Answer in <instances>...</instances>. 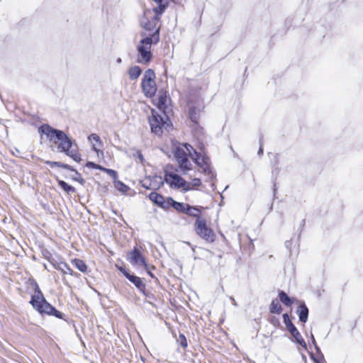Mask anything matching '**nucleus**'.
Segmentation results:
<instances>
[{"label": "nucleus", "mask_w": 363, "mask_h": 363, "mask_svg": "<svg viewBox=\"0 0 363 363\" xmlns=\"http://www.w3.org/2000/svg\"><path fill=\"white\" fill-rule=\"evenodd\" d=\"M174 154L179 167L184 172L191 169V164L188 159L190 157L201 169V172L210 179L214 177V174L210 166L209 158L204 154H198L191 145L186 143L179 144L175 147Z\"/></svg>", "instance_id": "1"}, {"label": "nucleus", "mask_w": 363, "mask_h": 363, "mask_svg": "<svg viewBox=\"0 0 363 363\" xmlns=\"http://www.w3.org/2000/svg\"><path fill=\"white\" fill-rule=\"evenodd\" d=\"M42 138L45 136L51 146H55L60 152H65L76 162L81 160L80 154L72 148V140L62 130L55 129L49 125H43L38 128Z\"/></svg>", "instance_id": "2"}, {"label": "nucleus", "mask_w": 363, "mask_h": 363, "mask_svg": "<svg viewBox=\"0 0 363 363\" xmlns=\"http://www.w3.org/2000/svg\"><path fill=\"white\" fill-rule=\"evenodd\" d=\"M160 40V33L154 34L142 33L141 39L137 45L138 62L141 64H147L150 62L152 55L151 47L152 44H157Z\"/></svg>", "instance_id": "3"}, {"label": "nucleus", "mask_w": 363, "mask_h": 363, "mask_svg": "<svg viewBox=\"0 0 363 363\" xmlns=\"http://www.w3.org/2000/svg\"><path fill=\"white\" fill-rule=\"evenodd\" d=\"M164 181L171 188L184 192L198 190L202 184L199 178H194L190 182H187L175 172H166Z\"/></svg>", "instance_id": "4"}, {"label": "nucleus", "mask_w": 363, "mask_h": 363, "mask_svg": "<svg viewBox=\"0 0 363 363\" xmlns=\"http://www.w3.org/2000/svg\"><path fill=\"white\" fill-rule=\"evenodd\" d=\"M162 13L151 8L145 9L140 21L141 26L145 29L143 33L154 34L157 32V33H159V20Z\"/></svg>", "instance_id": "5"}, {"label": "nucleus", "mask_w": 363, "mask_h": 363, "mask_svg": "<svg viewBox=\"0 0 363 363\" xmlns=\"http://www.w3.org/2000/svg\"><path fill=\"white\" fill-rule=\"evenodd\" d=\"M148 121L151 131L156 135H161L164 130L168 131L172 128L168 116L164 113L159 114L153 109Z\"/></svg>", "instance_id": "6"}, {"label": "nucleus", "mask_w": 363, "mask_h": 363, "mask_svg": "<svg viewBox=\"0 0 363 363\" xmlns=\"http://www.w3.org/2000/svg\"><path fill=\"white\" fill-rule=\"evenodd\" d=\"M30 303L40 313L53 315L57 318L60 317V313L45 301L38 289L32 296Z\"/></svg>", "instance_id": "7"}, {"label": "nucleus", "mask_w": 363, "mask_h": 363, "mask_svg": "<svg viewBox=\"0 0 363 363\" xmlns=\"http://www.w3.org/2000/svg\"><path fill=\"white\" fill-rule=\"evenodd\" d=\"M155 79V74L152 69H148L145 72L141 87L144 95L147 98H153L156 94L157 87Z\"/></svg>", "instance_id": "8"}, {"label": "nucleus", "mask_w": 363, "mask_h": 363, "mask_svg": "<svg viewBox=\"0 0 363 363\" xmlns=\"http://www.w3.org/2000/svg\"><path fill=\"white\" fill-rule=\"evenodd\" d=\"M196 234L207 242H213L216 239V234L213 230L206 225V220L203 218L196 219L195 224Z\"/></svg>", "instance_id": "9"}, {"label": "nucleus", "mask_w": 363, "mask_h": 363, "mask_svg": "<svg viewBox=\"0 0 363 363\" xmlns=\"http://www.w3.org/2000/svg\"><path fill=\"white\" fill-rule=\"evenodd\" d=\"M128 260L133 265L144 267L148 274L152 277L150 267L147 264L145 257L138 250L134 249L129 253Z\"/></svg>", "instance_id": "10"}, {"label": "nucleus", "mask_w": 363, "mask_h": 363, "mask_svg": "<svg viewBox=\"0 0 363 363\" xmlns=\"http://www.w3.org/2000/svg\"><path fill=\"white\" fill-rule=\"evenodd\" d=\"M164 183V180L161 176L155 175L152 178L147 177L143 181V186L147 189H159Z\"/></svg>", "instance_id": "11"}, {"label": "nucleus", "mask_w": 363, "mask_h": 363, "mask_svg": "<svg viewBox=\"0 0 363 363\" xmlns=\"http://www.w3.org/2000/svg\"><path fill=\"white\" fill-rule=\"evenodd\" d=\"M149 199L155 204L164 209L169 208V197L164 198L157 192H152L149 194Z\"/></svg>", "instance_id": "12"}, {"label": "nucleus", "mask_w": 363, "mask_h": 363, "mask_svg": "<svg viewBox=\"0 0 363 363\" xmlns=\"http://www.w3.org/2000/svg\"><path fill=\"white\" fill-rule=\"evenodd\" d=\"M88 140L91 144L93 150L96 152L97 156L102 157L104 156V152L101 150L102 142L100 139V137L98 135L94 133L89 136Z\"/></svg>", "instance_id": "13"}, {"label": "nucleus", "mask_w": 363, "mask_h": 363, "mask_svg": "<svg viewBox=\"0 0 363 363\" xmlns=\"http://www.w3.org/2000/svg\"><path fill=\"white\" fill-rule=\"evenodd\" d=\"M168 96L166 91L160 90L158 92L157 98L153 100V104L160 110L164 109L167 106Z\"/></svg>", "instance_id": "14"}, {"label": "nucleus", "mask_w": 363, "mask_h": 363, "mask_svg": "<svg viewBox=\"0 0 363 363\" xmlns=\"http://www.w3.org/2000/svg\"><path fill=\"white\" fill-rule=\"evenodd\" d=\"M288 330L297 343H298L302 347L306 348V342L304 341L301 335L300 334V333L295 326L291 327V328L289 329Z\"/></svg>", "instance_id": "15"}, {"label": "nucleus", "mask_w": 363, "mask_h": 363, "mask_svg": "<svg viewBox=\"0 0 363 363\" xmlns=\"http://www.w3.org/2000/svg\"><path fill=\"white\" fill-rule=\"evenodd\" d=\"M169 208L173 207L177 211L186 213L189 204L175 201L171 197H169Z\"/></svg>", "instance_id": "16"}, {"label": "nucleus", "mask_w": 363, "mask_h": 363, "mask_svg": "<svg viewBox=\"0 0 363 363\" xmlns=\"http://www.w3.org/2000/svg\"><path fill=\"white\" fill-rule=\"evenodd\" d=\"M126 278L130 281H131L138 289L143 290L144 289L145 285L140 277L130 274H127Z\"/></svg>", "instance_id": "17"}, {"label": "nucleus", "mask_w": 363, "mask_h": 363, "mask_svg": "<svg viewBox=\"0 0 363 363\" xmlns=\"http://www.w3.org/2000/svg\"><path fill=\"white\" fill-rule=\"evenodd\" d=\"M142 70L140 67L135 65L132 66L128 69V76L131 80H136L140 76Z\"/></svg>", "instance_id": "18"}, {"label": "nucleus", "mask_w": 363, "mask_h": 363, "mask_svg": "<svg viewBox=\"0 0 363 363\" xmlns=\"http://www.w3.org/2000/svg\"><path fill=\"white\" fill-rule=\"evenodd\" d=\"M114 187L123 194H127L130 187L117 179L113 181Z\"/></svg>", "instance_id": "19"}, {"label": "nucleus", "mask_w": 363, "mask_h": 363, "mask_svg": "<svg viewBox=\"0 0 363 363\" xmlns=\"http://www.w3.org/2000/svg\"><path fill=\"white\" fill-rule=\"evenodd\" d=\"M299 320L306 323L308 319V310L305 305H300L298 309Z\"/></svg>", "instance_id": "20"}, {"label": "nucleus", "mask_w": 363, "mask_h": 363, "mask_svg": "<svg viewBox=\"0 0 363 363\" xmlns=\"http://www.w3.org/2000/svg\"><path fill=\"white\" fill-rule=\"evenodd\" d=\"M157 4V6H153L151 9L158 11L159 13H163L167 8V1L165 0H152Z\"/></svg>", "instance_id": "21"}, {"label": "nucleus", "mask_w": 363, "mask_h": 363, "mask_svg": "<svg viewBox=\"0 0 363 363\" xmlns=\"http://www.w3.org/2000/svg\"><path fill=\"white\" fill-rule=\"evenodd\" d=\"M200 213L201 210L199 208L188 205L186 213L188 214L189 216L196 217V219H198L199 218H201Z\"/></svg>", "instance_id": "22"}, {"label": "nucleus", "mask_w": 363, "mask_h": 363, "mask_svg": "<svg viewBox=\"0 0 363 363\" xmlns=\"http://www.w3.org/2000/svg\"><path fill=\"white\" fill-rule=\"evenodd\" d=\"M279 296L280 301L286 306H290L294 303V299L289 297L288 295L284 291H281L279 294Z\"/></svg>", "instance_id": "23"}, {"label": "nucleus", "mask_w": 363, "mask_h": 363, "mask_svg": "<svg viewBox=\"0 0 363 363\" xmlns=\"http://www.w3.org/2000/svg\"><path fill=\"white\" fill-rule=\"evenodd\" d=\"M72 263L82 272H85L87 269L86 264L82 259H74L72 260Z\"/></svg>", "instance_id": "24"}, {"label": "nucleus", "mask_w": 363, "mask_h": 363, "mask_svg": "<svg viewBox=\"0 0 363 363\" xmlns=\"http://www.w3.org/2000/svg\"><path fill=\"white\" fill-rule=\"evenodd\" d=\"M59 186L67 194L75 192V189L62 180H57Z\"/></svg>", "instance_id": "25"}, {"label": "nucleus", "mask_w": 363, "mask_h": 363, "mask_svg": "<svg viewBox=\"0 0 363 363\" xmlns=\"http://www.w3.org/2000/svg\"><path fill=\"white\" fill-rule=\"evenodd\" d=\"M270 311L272 313H281V311H282V308H281V304L279 303V302L277 301V300H274L272 303H271V306H270Z\"/></svg>", "instance_id": "26"}, {"label": "nucleus", "mask_w": 363, "mask_h": 363, "mask_svg": "<svg viewBox=\"0 0 363 363\" xmlns=\"http://www.w3.org/2000/svg\"><path fill=\"white\" fill-rule=\"evenodd\" d=\"M201 111V108L200 107L199 108H192V107H190L189 108V116L191 118V119L192 120V121L196 123V120H197V113Z\"/></svg>", "instance_id": "27"}, {"label": "nucleus", "mask_w": 363, "mask_h": 363, "mask_svg": "<svg viewBox=\"0 0 363 363\" xmlns=\"http://www.w3.org/2000/svg\"><path fill=\"white\" fill-rule=\"evenodd\" d=\"M284 323L287 328V330L290 329L291 327H294V324L291 323L290 318L287 313H284L283 315Z\"/></svg>", "instance_id": "28"}, {"label": "nucleus", "mask_w": 363, "mask_h": 363, "mask_svg": "<svg viewBox=\"0 0 363 363\" xmlns=\"http://www.w3.org/2000/svg\"><path fill=\"white\" fill-rule=\"evenodd\" d=\"M103 172L107 173L108 175H110L114 180H116L118 178V174L117 172L111 169H107L104 167Z\"/></svg>", "instance_id": "29"}, {"label": "nucleus", "mask_w": 363, "mask_h": 363, "mask_svg": "<svg viewBox=\"0 0 363 363\" xmlns=\"http://www.w3.org/2000/svg\"><path fill=\"white\" fill-rule=\"evenodd\" d=\"M86 167H89V168H93V169H100L101 171H103V169H104V167L99 165V164H96L92 162H88L86 163Z\"/></svg>", "instance_id": "30"}, {"label": "nucleus", "mask_w": 363, "mask_h": 363, "mask_svg": "<svg viewBox=\"0 0 363 363\" xmlns=\"http://www.w3.org/2000/svg\"><path fill=\"white\" fill-rule=\"evenodd\" d=\"M179 341L180 342L181 345L185 348L187 347V341L185 336L182 334L179 336Z\"/></svg>", "instance_id": "31"}, {"label": "nucleus", "mask_w": 363, "mask_h": 363, "mask_svg": "<svg viewBox=\"0 0 363 363\" xmlns=\"http://www.w3.org/2000/svg\"><path fill=\"white\" fill-rule=\"evenodd\" d=\"M45 162L47 164H48L49 165H50L51 167L57 166V167H64V168H67L68 167V165L63 164L57 162L46 161Z\"/></svg>", "instance_id": "32"}, {"label": "nucleus", "mask_w": 363, "mask_h": 363, "mask_svg": "<svg viewBox=\"0 0 363 363\" xmlns=\"http://www.w3.org/2000/svg\"><path fill=\"white\" fill-rule=\"evenodd\" d=\"M118 269L124 274V276L126 277L127 274H129L123 267H118Z\"/></svg>", "instance_id": "33"}, {"label": "nucleus", "mask_w": 363, "mask_h": 363, "mask_svg": "<svg viewBox=\"0 0 363 363\" xmlns=\"http://www.w3.org/2000/svg\"><path fill=\"white\" fill-rule=\"evenodd\" d=\"M67 270L69 274H72V270L70 268L67 267Z\"/></svg>", "instance_id": "34"}, {"label": "nucleus", "mask_w": 363, "mask_h": 363, "mask_svg": "<svg viewBox=\"0 0 363 363\" xmlns=\"http://www.w3.org/2000/svg\"><path fill=\"white\" fill-rule=\"evenodd\" d=\"M311 341L313 342V344H315V341L313 335H311Z\"/></svg>", "instance_id": "35"}, {"label": "nucleus", "mask_w": 363, "mask_h": 363, "mask_svg": "<svg viewBox=\"0 0 363 363\" xmlns=\"http://www.w3.org/2000/svg\"><path fill=\"white\" fill-rule=\"evenodd\" d=\"M138 155H139V158H140V160L142 161V160H143V155H142L140 152L138 153Z\"/></svg>", "instance_id": "36"}, {"label": "nucleus", "mask_w": 363, "mask_h": 363, "mask_svg": "<svg viewBox=\"0 0 363 363\" xmlns=\"http://www.w3.org/2000/svg\"><path fill=\"white\" fill-rule=\"evenodd\" d=\"M121 62V58H118V59L117 60V62H118V63H120Z\"/></svg>", "instance_id": "37"}, {"label": "nucleus", "mask_w": 363, "mask_h": 363, "mask_svg": "<svg viewBox=\"0 0 363 363\" xmlns=\"http://www.w3.org/2000/svg\"><path fill=\"white\" fill-rule=\"evenodd\" d=\"M233 305H234V306H236V302H235V301L234 299H233Z\"/></svg>", "instance_id": "38"}]
</instances>
